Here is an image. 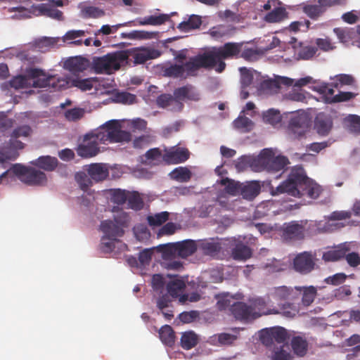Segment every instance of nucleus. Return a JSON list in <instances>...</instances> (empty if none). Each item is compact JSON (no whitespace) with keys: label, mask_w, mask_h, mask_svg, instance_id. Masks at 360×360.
Returning <instances> with one entry per match:
<instances>
[{"label":"nucleus","mask_w":360,"mask_h":360,"mask_svg":"<svg viewBox=\"0 0 360 360\" xmlns=\"http://www.w3.org/2000/svg\"><path fill=\"white\" fill-rule=\"evenodd\" d=\"M332 122L324 114H319L315 120V128L320 135H326L330 130Z\"/></svg>","instance_id":"obj_29"},{"label":"nucleus","mask_w":360,"mask_h":360,"mask_svg":"<svg viewBox=\"0 0 360 360\" xmlns=\"http://www.w3.org/2000/svg\"><path fill=\"white\" fill-rule=\"evenodd\" d=\"M221 184L225 186L226 192L232 195H236L241 188V186L238 183L228 178L221 179Z\"/></svg>","instance_id":"obj_54"},{"label":"nucleus","mask_w":360,"mask_h":360,"mask_svg":"<svg viewBox=\"0 0 360 360\" xmlns=\"http://www.w3.org/2000/svg\"><path fill=\"white\" fill-rule=\"evenodd\" d=\"M9 85L15 89H20L27 88L32 86V83L26 76L18 75L13 77L10 82Z\"/></svg>","instance_id":"obj_50"},{"label":"nucleus","mask_w":360,"mask_h":360,"mask_svg":"<svg viewBox=\"0 0 360 360\" xmlns=\"http://www.w3.org/2000/svg\"><path fill=\"white\" fill-rule=\"evenodd\" d=\"M309 120L307 115L297 114L290 118L289 128L294 134H297L300 137L304 134L309 127Z\"/></svg>","instance_id":"obj_19"},{"label":"nucleus","mask_w":360,"mask_h":360,"mask_svg":"<svg viewBox=\"0 0 360 360\" xmlns=\"http://www.w3.org/2000/svg\"><path fill=\"white\" fill-rule=\"evenodd\" d=\"M301 291L302 288L300 286L292 288L282 285L274 288L268 296L276 302L295 301L299 299Z\"/></svg>","instance_id":"obj_13"},{"label":"nucleus","mask_w":360,"mask_h":360,"mask_svg":"<svg viewBox=\"0 0 360 360\" xmlns=\"http://www.w3.org/2000/svg\"><path fill=\"white\" fill-rule=\"evenodd\" d=\"M170 177L179 182H188L192 176L191 172L184 167H179L173 169L170 174Z\"/></svg>","instance_id":"obj_37"},{"label":"nucleus","mask_w":360,"mask_h":360,"mask_svg":"<svg viewBox=\"0 0 360 360\" xmlns=\"http://www.w3.org/2000/svg\"><path fill=\"white\" fill-rule=\"evenodd\" d=\"M343 127L354 134H360V116L349 115L342 120Z\"/></svg>","instance_id":"obj_28"},{"label":"nucleus","mask_w":360,"mask_h":360,"mask_svg":"<svg viewBox=\"0 0 360 360\" xmlns=\"http://www.w3.org/2000/svg\"><path fill=\"white\" fill-rule=\"evenodd\" d=\"M85 171L88 173L93 181H103L108 176V170L102 164L93 163L85 166Z\"/></svg>","instance_id":"obj_22"},{"label":"nucleus","mask_w":360,"mask_h":360,"mask_svg":"<svg viewBox=\"0 0 360 360\" xmlns=\"http://www.w3.org/2000/svg\"><path fill=\"white\" fill-rule=\"evenodd\" d=\"M190 157V153L186 148L172 147L165 150L163 162L167 165H176L186 162Z\"/></svg>","instance_id":"obj_14"},{"label":"nucleus","mask_w":360,"mask_h":360,"mask_svg":"<svg viewBox=\"0 0 360 360\" xmlns=\"http://www.w3.org/2000/svg\"><path fill=\"white\" fill-rule=\"evenodd\" d=\"M175 101L174 96L163 94L160 95L156 100L157 105L160 108H167Z\"/></svg>","instance_id":"obj_62"},{"label":"nucleus","mask_w":360,"mask_h":360,"mask_svg":"<svg viewBox=\"0 0 360 360\" xmlns=\"http://www.w3.org/2000/svg\"><path fill=\"white\" fill-rule=\"evenodd\" d=\"M251 308L256 312L255 319L266 314H272L267 308V302L263 297H257L251 301Z\"/></svg>","instance_id":"obj_35"},{"label":"nucleus","mask_w":360,"mask_h":360,"mask_svg":"<svg viewBox=\"0 0 360 360\" xmlns=\"http://www.w3.org/2000/svg\"><path fill=\"white\" fill-rule=\"evenodd\" d=\"M231 255L236 260H246L251 257L252 250L248 245L240 243L232 249Z\"/></svg>","instance_id":"obj_34"},{"label":"nucleus","mask_w":360,"mask_h":360,"mask_svg":"<svg viewBox=\"0 0 360 360\" xmlns=\"http://www.w3.org/2000/svg\"><path fill=\"white\" fill-rule=\"evenodd\" d=\"M128 58L127 53L124 51L108 53L101 57L95 56L92 58L91 68L97 74L110 75L118 70Z\"/></svg>","instance_id":"obj_6"},{"label":"nucleus","mask_w":360,"mask_h":360,"mask_svg":"<svg viewBox=\"0 0 360 360\" xmlns=\"http://www.w3.org/2000/svg\"><path fill=\"white\" fill-rule=\"evenodd\" d=\"M176 101H198L200 96L197 89L191 84H186L176 88L174 91Z\"/></svg>","instance_id":"obj_17"},{"label":"nucleus","mask_w":360,"mask_h":360,"mask_svg":"<svg viewBox=\"0 0 360 360\" xmlns=\"http://www.w3.org/2000/svg\"><path fill=\"white\" fill-rule=\"evenodd\" d=\"M58 40L53 37H43L37 39L33 42L35 49L40 52H46L56 46Z\"/></svg>","instance_id":"obj_32"},{"label":"nucleus","mask_w":360,"mask_h":360,"mask_svg":"<svg viewBox=\"0 0 360 360\" xmlns=\"http://www.w3.org/2000/svg\"><path fill=\"white\" fill-rule=\"evenodd\" d=\"M221 249V243L213 238L198 241V250L205 255L214 257Z\"/></svg>","instance_id":"obj_20"},{"label":"nucleus","mask_w":360,"mask_h":360,"mask_svg":"<svg viewBox=\"0 0 360 360\" xmlns=\"http://www.w3.org/2000/svg\"><path fill=\"white\" fill-rule=\"evenodd\" d=\"M122 37L131 39H150L151 33L143 30H133L129 33H123Z\"/></svg>","instance_id":"obj_59"},{"label":"nucleus","mask_w":360,"mask_h":360,"mask_svg":"<svg viewBox=\"0 0 360 360\" xmlns=\"http://www.w3.org/2000/svg\"><path fill=\"white\" fill-rule=\"evenodd\" d=\"M100 229L109 240H115L116 237H121L124 234V230L120 226L111 220L101 221Z\"/></svg>","instance_id":"obj_21"},{"label":"nucleus","mask_w":360,"mask_h":360,"mask_svg":"<svg viewBox=\"0 0 360 360\" xmlns=\"http://www.w3.org/2000/svg\"><path fill=\"white\" fill-rule=\"evenodd\" d=\"M31 164L47 172L53 171L58 165L56 158L49 155L41 156L31 162Z\"/></svg>","instance_id":"obj_25"},{"label":"nucleus","mask_w":360,"mask_h":360,"mask_svg":"<svg viewBox=\"0 0 360 360\" xmlns=\"http://www.w3.org/2000/svg\"><path fill=\"white\" fill-rule=\"evenodd\" d=\"M301 288V294H302V303L304 306L308 307L314 302L317 295V290L312 285Z\"/></svg>","instance_id":"obj_42"},{"label":"nucleus","mask_w":360,"mask_h":360,"mask_svg":"<svg viewBox=\"0 0 360 360\" xmlns=\"http://www.w3.org/2000/svg\"><path fill=\"white\" fill-rule=\"evenodd\" d=\"M89 65V61L82 56H75L67 59L64 63L65 69L72 72H79L85 70Z\"/></svg>","instance_id":"obj_23"},{"label":"nucleus","mask_w":360,"mask_h":360,"mask_svg":"<svg viewBox=\"0 0 360 360\" xmlns=\"http://www.w3.org/2000/svg\"><path fill=\"white\" fill-rule=\"evenodd\" d=\"M290 345L294 354L297 356H304L307 354L308 342L304 338L295 336L291 340Z\"/></svg>","instance_id":"obj_31"},{"label":"nucleus","mask_w":360,"mask_h":360,"mask_svg":"<svg viewBox=\"0 0 360 360\" xmlns=\"http://www.w3.org/2000/svg\"><path fill=\"white\" fill-rule=\"evenodd\" d=\"M32 131L31 127L25 124L14 129L8 141L0 137V162L16 160L19 156L18 150L25 148V143L18 139L27 138L30 136Z\"/></svg>","instance_id":"obj_3"},{"label":"nucleus","mask_w":360,"mask_h":360,"mask_svg":"<svg viewBox=\"0 0 360 360\" xmlns=\"http://www.w3.org/2000/svg\"><path fill=\"white\" fill-rule=\"evenodd\" d=\"M304 236V228L297 221L285 223L283 226V237L285 240H301Z\"/></svg>","instance_id":"obj_18"},{"label":"nucleus","mask_w":360,"mask_h":360,"mask_svg":"<svg viewBox=\"0 0 360 360\" xmlns=\"http://www.w3.org/2000/svg\"><path fill=\"white\" fill-rule=\"evenodd\" d=\"M231 312L238 320L248 321L255 319L256 312L251 308L250 305L243 302L233 303Z\"/></svg>","instance_id":"obj_16"},{"label":"nucleus","mask_w":360,"mask_h":360,"mask_svg":"<svg viewBox=\"0 0 360 360\" xmlns=\"http://www.w3.org/2000/svg\"><path fill=\"white\" fill-rule=\"evenodd\" d=\"M131 134L122 130L118 120H112L103 124L95 133L86 134L84 142L77 148V153L84 158L96 156L99 152L98 143H129Z\"/></svg>","instance_id":"obj_1"},{"label":"nucleus","mask_w":360,"mask_h":360,"mask_svg":"<svg viewBox=\"0 0 360 360\" xmlns=\"http://www.w3.org/2000/svg\"><path fill=\"white\" fill-rule=\"evenodd\" d=\"M113 101L122 104H133L136 102V96L127 91H117L113 94Z\"/></svg>","instance_id":"obj_47"},{"label":"nucleus","mask_w":360,"mask_h":360,"mask_svg":"<svg viewBox=\"0 0 360 360\" xmlns=\"http://www.w3.org/2000/svg\"><path fill=\"white\" fill-rule=\"evenodd\" d=\"M97 82H98L97 77L80 79L69 77L70 88L77 87L83 91L91 90L94 87V83Z\"/></svg>","instance_id":"obj_27"},{"label":"nucleus","mask_w":360,"mask_h":360,"mask_svg":"<svg viewBox=\"0 0 360 360\" xmlns=\"http://www.w3.org/2000/svg\"><path fill=\"white\" fill-rule=\"evenodd\" d=\"M158 248L165 257L178 255L182 258H186L198 250V243L193 240H185L176 243L160 245Z\"/></svg>","instance_id":"obj_10"},{"label":"nucleus","mask_w":360,"mask_h":360,"mask_svg":"<svg viewBox=\"0 0 360 360\" xmlns=\"http://www.w3.org/2000/svg\"><path fill=\"white\" fill-rule=\"evenodd\" d=\"M285 9L281 7L275 8L265 16V20L269 22H276L281 21L285 15Z\"/></svg>","instance_id":"obj_55"},{"label":"nucleus","mask_w":360,"mask_h":360,"mask_svg":"<svg viewBox=\"0 0 360 360\" xmlns=\"http://www.w3.org/2000/svg\"><path fill=\"white\" fill-rule=\"evenodd\" d=\"M347 264L352 267H356L360 264V256L356 252H348L343 258Z\"/></svg>","instance_id":"obj_64"},{"label":"nucleus","mask_w":360,"mask_h":360,"mask_svg":"<svg viewBox=\"0 0 360 360\" xmlns=\"http://www.w3.org/2000/svg\"><path fill=\"white\" fill-rule=\"evenodd\" d=\"M293 356L285 345L275 347L271 352V360H292Z\"/></svg>","instance_id":"obj_40"},{"label":"nucleus","mask_w":360,"mask_h":360,"mask_svg":"<svg viewBox=\"0 0 360 360\" xmlns=\"http://www.w3.org/2000/svg\"><path fill=\"white\" fill-rule=\"evenodd\" d=\"M146 160H148L150 163L154 165H158L163 161V154L158 148H154L148 150L144 155Z\"/></svg>","instance_id":"obj_52"},{"label":"nucleus","mask_w":360,"mask_h":360,"mask_svg":"<svg viewBox=\"0 0 360 360\" xmlns=\"http://www.w3.org/2000/svg\"><path fill=\"white\" fill-rule=\"evenodd\" d=\"M260 191L261 186L259 182L252 181L242 186L240 189V193L244 199L252 200L259 194Z\"/></svg>","instance_id":"obj_24"},{"label":"nucleus","mask_w":360,"mask_h":360,"mask_svg":"<svg viewBox=\"0 0 360 360\" xmlns=\"http://www.w3.org/2000/svg\"><path fill=\"white\" fill-rule=\"evenodd\" d=\"M289 163L288 159L283 155L275 156L271 149L266 148L262 150L259 156L254 159L251 167L256 172L267 171L276 172L284 169Z\"/></svg>","instance_id":"obj_7"},{"label":"nucleus","mask_w":360,"mask_h":360,"mask_svg":"<svg viewBox=\"0 0 360 360\" xmlns=\"http://www.w3.org/2000/svg\"><path fill=\"white\" fill-rule=\"evenodd\" d=\"M200 68H205L200 54L191 57L184 64H171L163 70L164 75L181 79L196 76Z\"/></svg>","instance_id":"obj_9"},{"label":"nucleus","mask_w":360,"mask_h":360,"mask_svg":"<svg viewBox=\"0 0 360 360\" xmlns=\"http://www.w3.org/2000/svg\"><path fill=\"white\" fill-rule=\"evenodd\" d=\"M217 307L219 310L223 311L227 309L232 308L233 303H236L234 302L233 297L231 296L229 293H223L217 296Z\"/></svg>","instance_id":"obj_44"},{"label":"nucleus","mask_w":360,"mask_h":360,"mask_svg":"<svg viewBox=\"0 0 360 360\" xmlns=\"http://www.w3.org/2000/svg\"><path fill=\"white\" fill-rule=\"evenodd\" d=\"M28 75L33 79L32 86L39 88H48L49 90L56 91L70 88L69 77H59L58 75H48L44 70L38 68H32Z\"/></svg>","instance_id":"obj_5"},{"label":"nucleus","mask_w":360,"mask_h":360,"mask_svg":"<svg viewBox=\"0 0 360 360\" xmlns=\"http://www.w3.org/2000/svg\"><path fill=\"white\" fill-rule=\"evenodd\" d=\"M169 213L168 212H161L154 215L147 217L148 223L150 226H159L169 219Z\"/></svg>","instance_id":"obj_51"},{"label":"nucleus","mask_w":360,"mask_h":360,"mask_svg":"<svg viewBox=\"0 0 360 360\" xmlns=\"http://www.w3.org/2000/svg\"><path fill=\"white\" fill-rule=\"evenodd\" d=\"M198 342L197 335L193 331L185 332L181 338V346L184 349H191Z\"/></svg>","instance_id":"obj_41"},{"label":"nucleus","mask_w":360,"mask_h":360,"mask_svg":"<svg viewBox=\"0 0 360 360\" xmlns=\"http://www.w3.org/2000/svg\"><path fill=\"white\" fill-rule=\"evenodd\" d=\"M159 336L165 345L172 347L174 344L175 334L170 326L165 325L162 326L159 330Z\"/></svg>","instance_id":"obj_36"},{"label":"nucleus","mask_w":360,"mask_h":360,"mask_svg":"<svg viewBox=\"0 0 360 360\" xmlns=\"http://www.w3.org/2000/svg\"><path fill=\"white\" fill-rule=\"evenodd\" d=\"M84 115V110L81 108H72L65 112V118L69 121L79 120Z\"/></svg>","instance_id":"obj_63"},{"label":"nucleus","mask_w":360,"mask_h":360,"mask_svg":"<svg viewBox=\"0 0 360 360\" xmlns=\"http://www.w3.org/2000/svg\"><path fill=\"white\" fill-rule=\"evenodd\" d=\"M185 287L186 285L183 280L174 279L167 283V290L170 296L177 297Z\"/></svg>","instance_id":"obj_43"},{"label":"nucleus","mask_w":360,"mask_h":360,"mask_svg":"<svg viewBox=\"0 0 360 360\" xmlns=\"http://www.w3.org/2000/svg\"><path fill=\"white\" fill-rule=\"evenodd\" d=\"M161 52L152 47H139L130 52V56L134 58V64H143L148 60L155 59L160 57Z\"/></svg>","instance_id":"obj_15"},{"label":"nucleus","mask_w":360,"mask_h":360,"mask_svg":"<svg viewBox=\"0 0 360 360\" xmlns=\"http://www.w3.org/2000/svg\"><path fill=\"white\" fill-rule=\"evenodd\" d=\"M10 172H12L21 181L29 186H44L47 182L46 175L44 172L16 163L12 165L9 169L0 175V184Z\"/></svg>","instance_id":"obj_4"},{"label":"nucleus","mask_w":360,"mask_h":360,"mask_svg":"<svg viewBox=\"0 0 360 360\" xmlns=\"http://www.w3.org/2000/svg\"><path fill=\"white\" fill-rule=\"evenodd\" d=\"M201 24V18L196 15H192L188 20L179 23L177 27L183 32H188L200 27Z\"/></svg>","instance_id":"obj_38"},{"label":"nucleus","mask_w":360,"mask_h":360,"mask_svg":"<svg viewBox=\"0 0 360 360\" xmlns=\"http://www.w3.org/2000/svg\"><path fill=\"white\" fill-rule=\"evenodd\" d=\"M75 179L83 191H86L93 184L92 179L85 169L76 172Z\"/></svg>","instance_id":"obj_45"},{"label":"nucleus","mask_w":360,"mask_h":360,"mask_svg":"<svg viewBox=\"0 0 360 360\" xmlns=\"http://www.w3.org/2000/svg\"><path fill=\"white\" fill-rule=\"evenodd\" d=\"M288 338L287 330L281 326L263 329L259 335L261 342L266 347L271 346L274 342L284 343Z\"/></svg>","instance_id":"obj_12"},{"label":"nucleus","mask_w":360,"mask_h":360,"mask_svg":"<svg viewBox=\"0 0 360 360\" xmlns=\"http://www.w3.org/2000/svg\"><path fill=\"white\" fill-rule=\"evenodd\" d=\"M210 34L216 39H219L230 34L229 29L223 25H219L216 27H213L210 30Z\"/></svg>","instance_id":"obj_57"},{"label":"nucleus","mask_w":360,"mask_h":360,"mask_svg":"<svg viewBox=\"0 0 360 360\" xmlns=\"http://www.w3.org/2000/svg\"><path fill=\"white\" fill-rule=\"evenodd\" d=\"M38 11L44 15L54 20L62 21L64 20L63 13L52 5L41 4L38 6Z\"/></svg>","instance_id":"obj_30"},{"label":"nucleus","mask_w":360,"mask_h":360,"mask_svg":"<svg viewBox=\"0 0 360 360\" xmlns=\"http://www.w3.org/2000/svg\"><path fill=\"white\" fill-rule=\"evenodd\" d=\"M153 254V248L144 249L139 255V262L141 266L148 265Z\"/></svg>","instance_id":"obj_61"},{"label":"nucleus","mask_w":360,"mask_h":360,"mask_svg":"<svg viewBox=\"0 0 360 360\" xmlns=\"http://www.w3.org/2000/svg\"><path fill=\"white\" fill-rule=\"evenodd\" d=\"M242 44L235 42H227L224 46L213 47L212 50L200 54L205 69H213L216 60L227 59L237 56L241 51Z\"/></svg>","instance_id":"obj_8"},{"label":"nucleus","mask_w":360,"mask_h":360,"mask_svg":"<svg viewBox=\"0 0 360 360\" xmlns=\"http://www.w3.org/2000/svg\"><path fill=\"white\" fill-rule=\"evenodd\" d=\"M233 126L236 129L243 132H249L253 127V122L245 116H239L233 121Z\"/></svg>","instance_id":"obj_46"},{"label":"nucleus","mask_w":360,"mask_h":360,"mask_svg":"<svg viewBox=\"0 0 360 360\" xmlns=\"http://www.w3.org/2000/svg\"><path fill=\"white\" fill-rule=\"evenodd\" d=\"M263 120L266 123L275 127L281 123L282 117L278 110L272 108L263 113Z\"/></svg>","instance_id":"obj_48"},{"label":"nucleus","mask_w":360,"mask_h":360,"mask_svg":"<svg viewBox=\"0 0 360 360\" xmlns=\"http://www.w3.org/2000/svg\"><path fill=\"white\" fill-rule=\"evenodd\" d=\"M128 193L121 189H115L112 193V200L117 205H123L127 200Z\"/></svg>","instance_id":"obj_60"},{"label":"nucleus","mask_w":360,"mask_h":360,"mask_svg":"<svg viewBox=\"0 0 360 360\" xmlns=\"http://www.w3.org/2000/svg\"><path fill=\"white\" fill-rule=\"evenodd\" d=\"M316 252L304 251L298 253L292 261L293 269L301 275H307L319 269Z\"/></svg>","instance_id":"obj_11"},{"label":"nucleus","mask_w":360,"mask_h":360,"mask_svg":"<svg viewBox=\"0 0 360 360\" xmlns=\"http://www.w3.org/2000/svg\"><path fill=\"white\" fill-rule=\"evenodd\" d=\"M339 85L349 86L354 89H358L356 81L352 75L339 74Z\"/></svg>","instance_id":"obj_58"},{"label":"nucleus","mask_w":360,"mask_h":360,"mask_svg":"<svg viewBox=\"0 0 360 360\" xmlns=\"http://www.w3.org/2000/svg\"><path fill=\"white\" fill-rule=\"evenodd\" d=\"M170 20V16L167 14H160L159 15H150L144 18H139L135 21L130 22L134 25H160Z\"/></svg>","instance_id":"obj_26"},{"label":"nucleus","mask_w":360,"mask_h":360,"mask_svg":"<svg viewBox=\"0 0 360 360\" xmlns=\"http://www.w3.org/2000/svg\"><path fill=\"white\" fill-rule=\"evenodd\" d=\"M8 12L14 13L12 15V18L16 20L30 18L32 15L31 11L22 6L8 8Z\"/></svg>","instance_id":"obj_49"},{"label":"nucleus","mask_w":360,"mask_h":360,"mask_svg":"<svg viewBox=\"0 0 360 360\" xmlns=\"http://www.w3.org/2000/svg\"><path fill=\"white\" fill-rule=\"evenodd\" d=\"M127 200L128 201L129 207L133 210H140L143 208V200L137 193H133L128 195Z\"/></svg>","instance_id":"obj_56"},{"label":"nucleus","mask_w":360,"mask_h":360,"mask_svg":"<svg viewBox=\"0 0 360 360\" xmlns=\"http://www.w3.org/2000/svg\"><path fill=\"white\" fill-rule=\"evenodd\" d=\"M321 191V187L308 178L301 167L292 168L287 179L278 186H269L270 194L273 196L287 194L295 198L307 195L310 198L316 199Z\"/></svg>","instance_id":"obj_2"},{"label":"nucleus","mask_w":360,"mask_h":360,"mask_svg":"<svg viewBox=\"0 0 360 360\" xmlns=\"http://www.w3.org/2000/svg\"><path fill=\"white\" fill-rule=\"evenodd\" d=\"M303 12L311 19L317 20L325 12L322 8L320 4H305L303 8Z\"/></svg>","instance_id":"obj_39"},{"label":"nucleus","mask_w":360,"mask_h":360,"mask_svg":"<svg viewBox=\"0 0 360 360\" xmlns=\"http://www.w3.org/2000/svg\"><path fill=\"white\" fill-rule=\"evenodd\" d=\"M317 91L321 95V98L325 103H333L338 102V94H334V90L331 84H322L318 87Z\"/></svg>","instance_id":"obj_33"},{"label":"nucleus","mask_w":360,"mask_h":360,"mask_svg":"<svg viewBox=\"0 0 360 360\" xmlns=\"http://www.w3.org/2000/svg\"><path fill=\"white\" fill-rule=\"evenodd\" d=\"M104 15L105 11L96 6H85L82 9V15L84 18H98Z\"/></svg>","instance_id":"obj_53"}]
</instances>
